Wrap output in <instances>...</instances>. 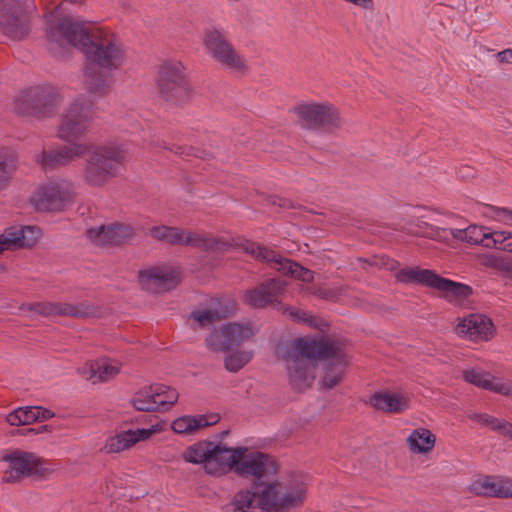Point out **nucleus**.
Masks as SVG:
<instances>
[{
    "mask_svg": "<svg viewBox=\"0 0 512 512\" xmlns=\"http://www.w3.org/2000/svg\"><path fill=\"white\" fill-rule=\"evenodd\" d=\"M241 247L256 260L269 264L277 271L278 267L284 266V262L288 260V258L283 257L277 251L252 241L245 240Z\"/></svg>",
    "mask_w": 512,
    "mask_h": 512,
    "instance_id": "obj_29",
    "label": "nucleus"
},
{
    "mask_svg": "<svg viewBox=\"0 0 512 512\" xmlns=\"http://www.w3.org/2000/svg\"><path fill=\"white\" fill-rule=\"evenodd\" d=\"M174 432L178 434L191 433L200 429L198 416H182L175 419L171 425Z\"/></svg>",
    "mask_w": 512,
    "mask_h": 512,
    "instance_id": "obj_46",
    "label": "nucleus"
},
{
    "mask_svg": "<svg viewBox=\"0 0 512 512\" xmlns=\"http://www.w3.org/2000/svg\"><path fill=\"white\" fill-rule=\"evenodd\" d=\"M407 442L412 453L424 454L434 448L436 438L430 430L417 428L411 432Z\"/></svg>",
    "mask_w": 512,
    "mask_h": 512,
    "instance_id": "obj_31",
    "label": "nucleus"
},
{
    "mask_svg": "<svg viewBox=\"0 0 512 512\" xmlns=\"http://www.w3.org/2000/svg\"><path fill=\"white\" fill-rule=\"evenodd\" d=\"M393 229L407 230L413 235L434 240H442L450 234L455 240L465 241L471 245L512 253V231L493 230L483 225L471 224L465 229H444L427 222H418L415 229L407 228L405 225Z\"/></svg>",
    "mask_w": 512,
    "mask_h": 512,
    "instance_id": "obj_3",
    "label": "nucleus"
},
{
    "mask_svg": "<svg viewBox=\"0 0 512 512\" xmlns=\"http://www.w3.org/2000/svg\"><path fill=\"white\" fill-rule=\"evenodd\" d=\"M157 392H159V396H157V402L159 411L168 410L174 403H176L178 399V392L170 387L165 385H155Z\"/></svg>",
    "mask_w": 512,
    "mask_h": 512,
    "instance_id": "obj_44",
    "label": "nucleus"
},
{
    "mask_svg": "<svg viewBox=\"0 0 512 512\" xmlns=\"http://www.w3.org/2000/svg\"><path fill=\"white\" fill-rule=\"evenodd\" d=\"M33 7L26 0H0V32L23 41L31 32Z\"/></svg>",
    "mask_w": 512,
    "mask_h": 512,
    "instance_id": "obj_9",
    "label": "nucleus"
},
{
    "mask_svg": "<svg viewBox=\"0 0 512 512\" xmlns=\"http://www.w3.org/2000/svg\"><path fill=\"white\" fill-rule=\"evenodd\" d=\"M222 317L217 309L194 310L189 315V319L196 322L198 328H208Z\"/></svg>",
    "mask_w": 512,
    "mask_h": 512,
    "instance_id": "obj_40",
    "label": "nucleus"
},
{
    "mask_svg": "<svg viewBox=\"0 0 512 512\" xmlns=\"http://www.w3.org/2000/svg\"><path fill=\"white\" fill-rule=\"evenodd\" d=\"M308 489L305 478L292 476L287 481H273L258 489L238 491L224 512H250L254 502L262 512H289L302 505Z\"/></svg>",
    "mask_w": 512,
    "mask_h": 512,
    "instance_id": "obj_2",
    "label": "nucleus"
},
{
    "mask_svg": "<svg viewBox=\"0 0 512 512\" xmlns=\"http://www.w3.org/2000/svg\"><path fill=\"white\" fill-rule=\"evenodd\" d=\"M4 250H5V249H1V248H0V254H1Z\"/></svg>",
    "mask_w": 512,
    "mask_h": 512,
    "instance_id": "obj_62",
    "label": "nucleus"
},
{
    "mask_svg": "<svg viewBox=\"0 0 512 512\" xmlns=\"http://www.w3.org/2000/svg\"><path fill=\"white\" fill-rule=\"evenodd\" d=\"M287 282L281 278H270L256 287L246 290L244 301L255 309L266 308L267 306L279 303V297L284 293Z\"/></svg>",
    "mask_w": 512,
    "mask_h": 512,
    "instance_id": "obj_19",
    "label": "nucleus"
},
{
    "mask_svg": "<svg viewBox=\"0 0 512 512\" xmlns=\"http://www.w3.org/2000/svg\"><path fill=\"white\" fill-rule=\"evenodd\" d=\"M91 120L92 106L76 100L62 115L58 135L65 141H73L85 133Z\"/></svg>",
    "mask_w": 512,
    "mask_h": 512,
    "instance_id": "obj_17",
    "label": "nucleus"
},
{
    "mask_svg": "<svg viewBox=\"0 0 512 512\" xmlns=\"http://www.w3.org/2000/svg\"><path fill=\"white\" fill-rule=\"evenodd\" d=\"M300 127L307 130L332 133L341 128L343 120L338 109L328 102H307L294 107Z\"/></svg>",
    "mask_w": 512,
    "mask_h": 512,
    "instance_id": "obj_8",
    "label": "nucleus"
},
{
    "mask_svg": "<svg viewBox=\"0 0 512 512\" xmlns=\"http://www.w3.org/2000/svg\"><path fill=\"white\" fill-rule=\"evenodd\" d=\"M278 272L306 283L313 282L315 274L314 271L290 259L284 262V266L278 267Z\"/></svg>",
    "mask_w": 512,
    "mask_h": 512,
    "instance_id": "obj_37",
    "label": "nucleus"
},
{
    "mask_svg": "<svg viewBox=\"0 0 512 512\" xmlns=\"http://www.w3.org/2000/svg\"><path fill=\"white\" fill-rule=\"evenodd\" d=\"M497 59L501 63H512V50L507 49L497 54Z\"/></svg>",
    "mask_w": 512,
    "mask_h": 512,
    "instance_id": "obj_53",
    "label": "nucleus"
},
{
    "mask_svg": "<svg viewBox=\"0 0 512 512\" xmlns=\"http://www.w3.org/2000/svg\"><path fill=\"white\" fill-rule=\"evenodd\" d=\"M87 144L76 143L71 146H63L58 149L43 151L41 165L45 170L68 165L75 157L85 154Z\"/></svg>",
    "mask_w": 512,
    "mask_h": 512,
    "instance_id": "obj_25",
    "label": "nucleus"
},
{
    "mask_svg": "<svg viewBox=\"0 0 512 512\" xmlns=\"http://www.w3.org/2000/svg\"><path fill=\"white\" fill-rule=\"evenodd\" d=\"M155 84L158 97L174 106L186 104L193 94L188 69L178 60H166L159 66Z\"/></svg>",
    "mask_w": 512,
    "mask_h": 512,
    "instance_id": "obj_6",
    "label": "nucleus"
},
{
    "mask_svg": "<svg viewBox=\"0 0 512 512\" xmlns=\"http://www.w3.org/2000/svg\"><path fill=\"white\" fill-rule=\"evenodd\" d=\"M134 444L135 439L132 438V434L129 430H126L109 437L102 450L105 453H119L129 449Z\"/></svg>",
    "mask_w": 512,
    "mask_h": 512,
    "instance_id": "obj_36",
    "label": "nucleus"
},
{
    "mask_svg": "<svg viewBox=\"0 0 512 512\" xmlns=\"http://www.w3.org/2000/svg\"><path fill=\"white\" fill-rule=\"evenodd\" d=\"M86 235L97 246H116L132 239L136 235V231L131 225L116 223L90 228Z\"/></svg>",
    "mask_w": 512,
    "mask_h": 512,
    "instance_id": "obj_21",
    "label": "nucleus"
},
{
    "mask_svg": "<svg viewBox=\"0 0 512 512\" xmlns=\"http://www.w3.org/2000/svg\"><path fill=\"white\" fill-rule=\"evenodd\" d=\"M211 441H199L187 447L182 453V458L187 463L203 464L206 467L207 459H209V447Z\"/></svg>",
    "mask_w": 512,
    "mask_h": 512,
    "instance_id": "obj_35",
    "label": "nucleus"
},
{
    "mask_svg": "<svg viewBox=\"0 0 512 512\" xmlns=\"http://www.w3.org/2000/svg\"><path fill=\"white\" fill-rule=\"evenodd\" d=\"M17 169V158L9 149L0 150V193L6 190Z\"/></svg>",
    "mask_w": 512,
    "mask_h": 512,
    "instance_id": "obj_32",
    "label": "nucleus"
},
{
    "mask_svg": "<svg viewBox=\"0 0 512 512\" xmlns=\"http://www.w3.org/2000/svg\"><path fill=\"white\" fill-rule=\"evenodd\" d=\"M470 489L477 495L512 497V479L483 476L475 480Z\"/></svg>",
    "mask_w": 512,
    "mask_h": 512,
    "instance_id": "obj_27",
    "label": "nucleus"
},
{
    "mask_svg": "<svg viewBox=\"0 0 512 512\" xmlns=\"http://www.w3.org/2000/svg\"><path fill=\"white\" fill-rule=\"evenodd\" d=\"M464 380L479 388L489 390L504 396L512 397V381L495 377L480 368H467L463 370Z\"/></svg>",
    "mask_w": 512,
    "mask_h": 512,
    "instance_id": "obj_24",
    "label": "nucleus"
},
{
    "mask_svg": "<svg viewBox=\"0 0 512 512\" xmlns=\"http://www.w3.org/2000/svg\"><path fill=\"white\" fill-rule=\"evenodd\" d=\"M498 263V258L494 255H485L482 259V264L488 267H497Z\"/></svg>",
    "mask_w": 512,
    "mask_h": 512,
    "instance_id": "obj_54",
    "label": "nucleus"
},
{
    "mask_svg": "<svg viewBox=\"0 0 512 512\" xmlns=\"http://www.w3.org/2000/svg\"><path fill=\"white\" fill-rule=\"evenodd\" d=\"M411 407V395L403 389L386 390V413L401 414Z\"/></svg>",
    "mask_w": 512,
    "mask_h": 512,
    "instance_id": "obj_33",
    "label": "nucleus"
},
{
    "mask_svg": "<svg viewBox=\"0 0 512 512\" xmlns=\"http://www.w3.org/2000/svg\"><path fill=\"white\" fill-rule=\"evenodd\" d=\"M242 452H247V448H228L221 443L215 444L211 441L205 471L210 475L217 476L234 471L236 461Z\"/></svg>",
    "mask_w": 512,
    "mask_h": 512,
    "instance_id": "obj_20",
    "label": "nucleus"
},
{
    "mask_svg": "<svg viewBox=\"0 0 512 512\" xmlns=\"http://www.w3.org/2000/svg\"><path fill=\"white\" fill-rule=\"evenodd\" d=\"M34 430V435H38V434H42L44 432H51L52 431V426L51 425H40L36 428H33Z\"/></svg>",
    "mask_w": 512,
    "mask_h": 512,
    "instance_id": "obj_55",
    "label": "nucleus"
},
{
    "mask_svg": "<svg viewBox=\"0 0 512 512\" xmlns=\"http://www.w3.org/2000/svg\"><path fill=\"white\" fill-rule=\"evenodd\" d=\"M432 288L440 291L447 301L454 304H460L472 294L470 286L449 280L438 274L436 275Z\"/></svg>",
    "mask_w": 512,
    "mask_h": 512,
    "instance_id": "obj_28",
    "label": "nucleus"
},
{
    "mask_svg": "<svg viewBox=\"0 0 512 512\" xmlns=\"http://www.w3.org/2000/svg\"><path fill=\"white\" fill-rule=\"evenodd\" d=\"M48 49L55 56L75 47L85 58L83 84L90 97L102 98L108 95L115 83L114 71L125 62L126 50L120 39L101 30L90 31L83 22L71 17L61 18L47 32Z\"/></svg>",
    "mask_w": 512,
    "mask_h": 512,
    "instance_id": "obj_1",
    "label": "nucleus"
},
{
    "mask_svg": "<svg viewBox=\"0 0 512 512\" xmlns=\"http://www.w3.org/2000/svg\"><path fill=\"white\" fill-rule=\"evenodd\" d=\"M204 46L207 53L223 67L244 72L247 70L246 60L241 56L223 32L215 28L204 32Z\"/></svg>",
    "mask_w": 512,
    "mask_h": 512,
    "instance_id": "obj_12",
    "label": "nucleus"
},
{
    "mask_svg": "<svg viewBox=\"0 0 512 512\" xmlns=\"http://www.w3.org/2000/svg\"><path fill=\"white\" fill-rule=\"evenodd\" d=\"M19 309L35 312L43 317L68 316L77 319H87L97 317L100 314L98 307L87 302L78 304L49 301L23 303Z\"/></svg>",
    "mask_w": 512,
    "mask_h": 512,
    "instance_id": "obj_16",
    "label": "nucleus"
},
{
    "mask_svg": "<svg viewBox=\"0 0 512 512\" xmlns=\"http://www.w3.org/2000/svg\"><path fill=\"white\" fill-rule=\"evenodd\" d=\"M146 234L156 241L169 245L190 246L207 252H226L232 248V244L223 237H214L175 226H153Z\"/></svg>",
    "mask_w": 512,
    "mask_h": 512,
    "instance_id": "obj_7",
    "label": "nucleus"
},
{
    "mask_svg": "<svg viewBox=\"0 0 512 512\" xmlns=\"http://www.w3.org/2000/svg\"><path fill=\"white\" fill-rule=\"evenodd\" d=\"M155 386H150L148 389L138 391L131 399V404L137 411L153 412L159 411L157 392Z\"/></svg>",
    "mask_w": 512,
    "mask_h": 512,
    "instance_id": "obj_34",
    "label": "nucleus"
},
{
    "mask_svg": "<svg viewBox=\"0 0 512 512\" xmlns=\"http://www.w3.org/2000/svg\"><path fill=\"white\" fill-rule=\"evenodd\" d=\"M15 434L22 435V436H30V435H34V430H33V428L17 429Z\"/></svg>",
    "mask_w": 512,
    "mask_h": 512,
    "instance_id": "obj_56",
    "label": "nucleus"
},
{
    "mask_svg": "<svg viewBox=\"0 0 512 512\" xmlns=\"http://www.w3.org/2000/svg\"><path fill=\"white\" fill-rule=\"evenodd\" d=\"M483 215L505 226L512 227V209L486 205Z\"/></svg>",
    "mask_w": 512,
    "mask_h": 512,
    "instance_id": "obj_42",
    "label": "nucleus"
},
{
    "mask_svg": "<svg viewBox=\"0 0 512 512\" xmlns=\"http://www.w3.org/2000/svg\"><path fill=\"white\" fill-rule=\"evenodd\" d=\"M6 421L12 426H25L36 422V406L16 408L6 416Z\"/></svg>",
    "mask_w": 512,
    "mask_h": 512,
    "instance_id": "obj_38",
    "label": "nucleus"
},
{
    "mask_svg": "<svg viewBox=\"0 0 512 512\" xmlns=\"http://www.w3.org/2000/svg\"><path fill=\"white\" fill-rule=\"evenodd\" d=\"M72 200V191L68 183H50L41 187L34 198L38 211H62Z\"/></svg>",
    "mask_w": 512,
    "mask_h": 512,
    "instance_id": "obj_18",
    "label": "nucleus"
},
{
    "mask_svg": "<svg viewBox=\"0 0 512 512\" xmlns=\"http://www.w3.org/2000/svg\"><path fill=\"white\" fill-rule=\"evenodd\" d=\"M4 272H6V267H5V265L0 263V273H4Z\"/></svg>",
    "mask_w": 512,
    "mask_h": 512,
    "instance_id": "obj_59",
    "label": "nucleus"
},
{
    "mask_svg": "<svg viewBox=\"0 0 512 512\" xmlns=\"http://www.w3.org/2000/svg\"><path fill=\"white\" fill-rule=\"evenodd\" d=\"M278 470L275 459L265 453L254 451L247 454L242 452L236 461L234 473L252 482V489H258L270 484L269 479Z\"/></svg>",
    "mask_w": 512,
    "mask_h": 512,
    "instance_id": "obj_10",
    "label": "nucleus"
},
{
    "mask_svg": "<svg viewBox=\"0 0 512 512\" xmlns=\"http://www.w3.org/2000/svg\"><path fill=\"white\" fill-rule=\"evenodd\" d=\"M370 404L378 410H384V392H376L370 398Z\"/></svg>",
    "mask_w": 512,
    "mask_h": 512,
    "instance_id": "obj_51",
    "label": "nucleus"
},
{
    "mask_svg": "<svg viewBox=\"0 0 512 512\" xmlns=\"http://www.w3.org/2000/svg\"><path fill=\"white\" fill-rule=\"evenodd\" d=\"M228 434V431H223L222 436H226Z\"/></svg>",
    "mask_w": 512,
    "mask_h": 512,
    "instance_id": "obj_60",
    "label": "nucleus"
},
{
    "mask_svg": "<svg viewBox=\"0 0 512 512\" xmlns=\"http://www.w3.org/2000/svg\"><path fill=\"white\" fill-rule=\"evenodd\" d=\"M87 158L82 169L83 182L91 187L105 186L118 177L127 160V152L117 144L88 145Z\"/></svg>",
    "mask_w": 512,
    "mask_h": 512,
    "instance_id": "obj_4",
    "label": "nucleus"
},
{
    "mask_svg": "<svg viewBox=\"0 0 512 512\" xmlns=\"http://www.w3.org/2000/svg\"><path fill=\"white\" fill-rule=\"evenodd\" d=\"M40 237V229L36 226L10 228L5 235H0V248H29L35 245Z\"/></svg>",
    "mask_w": 512,
    "mask_h": 512,
    "instance_id": "obj_26",
    "label": "nucleus"
},
{
    "mask_svg": "<svg viewBox=\"0 0 512 512\" xmlns=\"http://www.w3.org/2000/svg\"><path fill=\"white\" fill-rule=\"evenodd\" d=\"M257 329L250 322H230L214 330L206 338V346L213 352H226L251 339Z\"/></svg>",
    "mask_w": 512,
    "mask_h": 512,
    "instance_id": "obj_13",
    "label": "nucleus"
},
{
    "mask_svg": "<svg viewBox=\"0 0 512 512\" xmlns=\"http://www.w3.org/2000/svg\"><path fill=\"white\" fill-rule=\"evenodd\" d=\"M508 437L512 440V432L509 433Z\"/></svg>",
    "mask_w": 512,
    "mask_h": 512,
    "instance_id": "obj_61",
    "label": "nucleus"
},
{
    "mask_svg": "<svg viewBox=\"0 0 512 512\" xmlns=\"http://www.w3.org/2000/svg\"><path fill=\"white\" fill-rule=\"evenodd\" d=\"M36 415H37V421H43V420H48L51 417H53L54 413L44 407L36 406Z\"/></svg>",
    "mask_w": 512,
    "mask_h": 512,
    "instance_id": "obj_52",
    "label": "nucleus"
},
{
    "mask_svg": "<svg viewBox=\"0 0 512 512\" xmlns=\"http://www.w3.org/2000/svg\"><path fill=\"white\" fill-rule=\"evenodd\" d=\"M385 266H386V269L393 271L398 266V263L394 260L386 259Z\"/></svg>",
    "mask_w": 512,
    "mask_h": 512,
    "instance_id": "obj_57",
    "label": "nucleus"
},
{
    "mask_svg": "<svg viewBox=\"0 0 512 512\" xmlns=\"http://www.w3.org/2000/svg\"><path fill=\"white\" fill-rule=\"evenodd\" d=\"M1 460L7 463V468L3 472L2 481L4 483L15 484L23 478L29 476H44L47 472L45 460L31 452L19 449L6 450L1 456Z\"/></svg>",
    "mask_w": 512,
    "mask_h": 512,
    "instance_id": "obj_11",
    "label": "nucleus"
},
{
    "mask_svg": "<svg viewBox=\"0 0 512 512\" xmlns=\"http://www.w3.org/2000/svg\"><path fill=\"white\" fill-rule=\"evenodd\" d=\"M470 418L485 425V426L490 427L491 429L495 430L499 434L504 435L506 437H508L509 433L512 432V424L511 423L501 421V420H499L493 416H490L488 414L474 413V414L470 415Z\"/></svg>",
    "mask_w": 512,
    "mask_h": 512,
    "instance_id": "obj_39",
    "label": "nucleus"
},
{
    "mask_svg": "<svg viewBox=\"0 0 512 512\" xmlns=\"http://www.w3.org/2000/svg\"><path fill=\"white\" fill-rule=\"evenodd\" d=\"M300 353H304L311 361H323L325 372L322 386L332 389L343 379L347 365L343 345L329 337H319L316 340H299Z\"/></svg>",
    "mask_w": 512,
    "mask_h": 512,
    "instance_id": "obj_5",
    "label": "nucleus"
},
{
    "mask_svg": "<svg viewBox=\"0 0 512 512\" xmlns=\"http://www.w3.org/2000/svg\"><path fill=\"white\" fill-rule=\"evenodd\" d=\"M268 201L273 206H278L285 209H290L293 207L292 202L289 199L281 198L278 196H270Z\"/></svg>",
    "mask_w": 512,
    "mask_h": 512,
    "instance_id": "obj_50",
    "label": "nucleus"
},
{
    "mask_svg": "<svg viewBox=\"0 0 512 512\" xmlns=\"http://www.w3.org/2000/svg\"><path fill=\"white\" fill-rule=\"evenodd\" d=\"M154 431L155 430L152 428L136 429V430L129 429V432L132 434V438L135 439V443H137L138 441H143V440L148 439Z\"/></svg>",
    "mask_w": 512,
    "mask_h": 512,
    "instance_id": "obj_49",
    "label": "nucleus"
},
{
    "mask_svg": "<svg viewBox=\"0 0 512 512\" xmlns=\"http://www.w3.org/2000/svg\"><path fill=\"white\" fill-rule=\"evenodd\" d=\"M436 273L429 269L414 268H401L395 272V277L399 282L421 284L432 288Z\"/></svg>",
    "mask_w": 512,
    "mask_h": 512,
    "instance_id": "obj_30",
    "label": "nucleus"
},
{
    "mask_svg": "<svg viewBox=\"0 0 512 512\" xmlns=\"http://www.w3.org/2000/svg\"><path fill=\"white\" fill-rule=\"evenodd\" d=\"M57 93L47 86L31 87L23 91L15 102V111L21 115L45 116L56 106Z\"/></svg>",
    "mask_w": 512,
    "mask_h": 512,
    "instance_id": "obj_14",
    "label": "nucleus"
},
{
    "mask_svg": "<svg viewBox=\"0 0 512 512\" xmlns=\"http://www.w3.org/2000/svg\"><path fill=\"white\" fill-rule=\"evenodd\" d=\"M299 340H316V338L298 337L293 340L291 349L287 352V373L293 390L302 392L309 388L314 381V366L304 353H300Z\"/></svg>",
    "mask_w": 512,
    "mask_h": 512,
    "instance_id": "obj_15",
    "label": "nucleus"
},
{
    "mask_svg": "<svg viewBox=\"0 0 512 512\" xmlns=\"http://www.w3.org/2000/svg\"><path fill=\"white\" fill-rule=\"evenodd\" d=\"M157 145L159 147L167 149L181 157L194 156V157L201 158V159H207L211 156V153H209L205 150H201L199 148L191 147V146H182V145L168 146L166 144V142H164V141L159 142Z\"/></svg>",
    "mask_w": 512,
    "mask_h": 512,
    "instance_id": "obj_43",
    "label": "nucleus"
},
{
    "mask_svg": "<svg viewBox=\"0 0 512 512\" xmlns=\"http://www.w3.org/2000/svg\"><path fill=\"white\" fill-rule=\"evenodd\" d=\"M253 357V353L249 351H236L227 355L224 359V367L232 373L242 369Z\"/></svg>",
    "mask_w": 512,
    "mask_h": 512,
    "instance_id": "obj_41",
    "label": "nucleus"
},
{
    "mask_svg": "<svg viewBox=\"0 0 512 512\" xmlns=\"http://www.w3.org/2000/svg\"><path fill=\"white\" fill-rule=\"evenodd\" d=\"M138 279L142 288L152 293L169 291L178 284L177 275L173 271L161 267L140 270Z\"/></svg>",
    "mask_w": 512,
    "mask_h": 512,
    "instance_id": "obj_23",
    "label": "nucleus"
},
{
    "mask_svg": "<svg viewBox=\"0 0 512 512\" xmlns=\"http://www.w3.org/2000/svg\"><path fill=\"white\" fill-rule=\"evenodd\" d=\"M89 371L90 378L97 376L100 381H108L118 373L117 367L106 362H95L91 364Z\"/></svg>",
    "mask_w": 512,
    "mask_h": 512,
    "instance_id": "obj_45",
    "label": "nucleus"
},
{
    "mask_svg": "<svg viewBox=\"0 0 512 512\" xmlns=\"http://www.w3.org/2000/svg\"><path fill=\"white\" fill-rule=\"evenodd\" d=\"M319 296L326 298L327 297V291L319 289V292L317 293Z\"/></svg>",
    "mask_w": 512,
    "mask_h": 512,
    "instance_id": "obj_58",
    "label": "nucleus"
},
{
    "mask_svg": "<svg viewBox=\"0 0 512 512\" xmlns=\"http://www.w3.org/2000/svg\"><path fill=\"white\" fill-rule=\"evenodd\" d=\"M455 331L470 341H487L494 334V325L485 315L469 314L458 318Z\"/></svg>",
    "mask_w": 512,
    "mask_h": 512,
    "instance_id": "obj_22",
    "label": "nucleus"
},
{
    "mask_svg": "<svg viewBox=\"0 0 512 512\" xmlns=\"http://www.w3.org/2000/svg\"><path fill=\"white\" fill-rule=\"evenodd\" d=\"M284 314H288L290 318L297 323H304L308 324L309 326H317V318L300 308L286 307L284 309Z\"/></svg>",
    "mask_w": 512,
    "mask_h": 512,
    "instance_id": "obj_47",
    "label": "nucleus"
},
{
    "mask_svg": "<svg viewBox=\"0 0 512 512\" xmlns=\"http://www.w3.org/2000/svg\"><path fill=\"white\" fill-rule=\"evenodd\" d=\"M219 420H220V417L218 414L199 415L198 416V422H199L200 428L212 426V425L216 424Z\"/></svg>",
    "mask_w": 512,
    "mask_h": 512,
    "instance_id": "obj_48",
    "label": "nucleus"
}]
</instances>
